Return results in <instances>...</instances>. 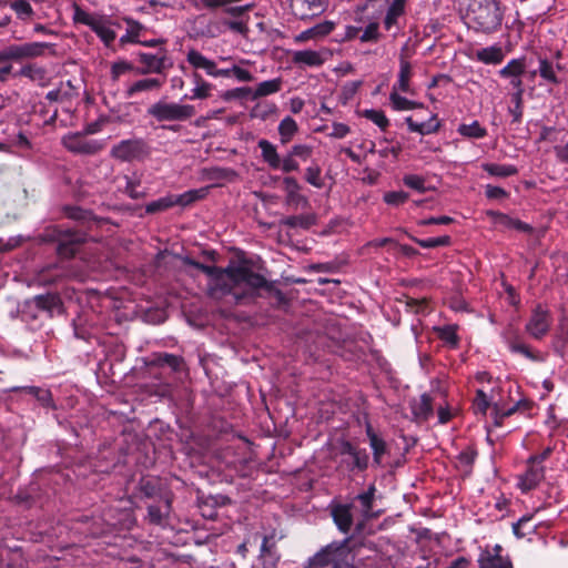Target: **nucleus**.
<instances>
[{"instance_id":"41","label":"nucleus","mask_w":568,"mask_h":568,"mask_svg":"<svg viewBox=\"0 0 568 568\" xmlns=\"http://www.w3.org/2000/svg\"><path fill=\"white\" fill-rule=\"evenodd\" d=\"M539 75L548 83L559 84L561 79L555 71V64L547 59H539L538 65Z\"/></svg>"},{"instance_id":"36","label":"nucleus","mask_w":568,"mask_h":568,"mask_svg":"<svg viewBox=\"0 0 568 568\" xmlns=\"http://www.w3.org/2000/svg\"><path fill=\"white\" fill-rule=\"evenodd\" d=\"M366 435L369 439V444L373 449L374 462L376 464H381L382 456L386 452V443L383 438L376 435V433L369 425L366 428Z\"/></svg>"},{"instance_id":"44","label":"nucleus","mask_w":568,"mask_h":568,"mask_svg":"<svg viewBox=\"0 0 568 568\" xmlns=\"http://www.w3.org/2000/svg\"><path fill=\"white\" fill-rule=\"evenodd\" d=\"M362 115L376 124L382 131H386V129L389 126V120L382 110L366 109L362 112Z\"/></svg>"},{"instance_id":"18","label":"nucleus","mask_w":568,"mask_h":568,"mask_svg":"<svg viewBox=\"0 0 568 568\" xmlns=\"http://www.w3.org/2000/svg\"><path fill=\"white\" fill-rule=\"evenodd\" d=\"M352 505L338 504L332 507L331 516L343 534H348L353 526Z\"/></svg>"},{"instance_id":"43","label":"nucleus","mask_w":568,"mask_h":568,"mask_svg":"<svg viewBox=\"0 0 568 568\" xmlns=\"http://www.w3.org/2000/svg\"><path fill=\"white\" fill-rule=\"evenodd\" d=\"M376 488L371 485L366 491H363L356 496V500L361 504V511L364 517H368L374 503Z\"/></svg>"},{"instance_id":"51","label":"nucleus","mask_w":568,"mask_h":568,"mask_svg":"<svg viewBox=\"0 0 568 568\" xmlns=\"http://www.w3.org/2000/svg\"><path fill=\"white\" fill-rule=\"evenodd\" d=\"M321 174V168L317 164H313L305 169L304 178L306 182L313 185L314 187L322 189L324 186V181Z\"/></svg>"},{"instance_id":"19","label":"nucleus","mask_w":568,"mask_h":568,"mask_svg":"<svg viewBox=\"0 0 568 568\" xmlns=\"http://www.w3.org/2000/svg\"><path fill=\"white\" fill-rule=\"evenodd\" d=\"M192 81L194 88L191 90V94H185L183 99L185 100H204L212 95L213 84L203 79V77L194 72L192 74Z\"/></svg>"},{"instance_id":"26","label":"nucleus","mask_w":568,"mask_h":568,"mask_svg":"<svg viewBox=\"0 0 568 568\" xmlns=\"http://www.w3.org/2000/svg\"><path fill=\"white\" fill-rule=\"evenodd\" d=\"M260 558L263 560V565L265 567L275 568L277 562L280 561V555L276 550L275 542L272 540V537L265 536L263 538Z\"/></svg>"},{"instance_id":"37","label":"nucleus","mask_w":568,"mask_h":568,"mask_svg":"<svg viewBox=\"0 0 568 568\" xmlns=\"http://www.w3.org/2000/svg\"><path fill=\"white\" fill-rule=\"evenodd\" d=\"M483 170L491 176L508 178L516 175L518 170L513 164L484 163Z\"/></svg>"},{"instance_id":"27","label":"nucleus","mask_w":568,"mask_h":568,"mask_svg":"<svg viewBox=\"0 0 568 568\" xmlns=\"http://www.w3.org/2000/svg\"><path fill=\"white\" fill-rule=\"evenodd\" d=\"M494 387L489 390L485 389V387L476 389V396L473 400V409L476 415L485 416L487 414L490 403L494 399Z\"/></svg>"},{"instance_id":"58","label":"nucleus","mask_w":568,"mask_h":568,"mask_svg":"<svg viewBox=\"0 0 568 568\" xmlns=\"http://www.w3.org/2000/svg\"><path fill=\"white\" fill-rule=\"evenodd\" d=\"M283 223L290 227H303L307 229L312 225L313 219L310 216L294 215L286 217Z\"/></svg>"},{"instance_id":"59","label":"nucleus","mask_w":568,"mask_h":568,"mask_svg":"<svg viewBox=\"0 0 568 568\" xmlns=\"http://www.w3.org/2000/svg\"><path fill=\"white\" fill-rule=\"evenodd\" d=\"M513 106L509 108V113L513 116V122H520L523 118V97L519 94H511Z\"/></svg>"},{"instance_id":"30","label":"nucleus","mask_w":568,"mask_h":568,"mask_svg":"<svg viewBox=\"0 0 568 568\" xmlns=\"http://www.w3.org/2000/svg\"><path fill=\"white\" fill-rule=\"evenodd\" d=\"M406 0H393L386 11L384 18V27L386 30H390L393 26L397 23L399 17L405 13Z\"/></svg>"},{"instance_id":"40","label":"nucleus","mask_w":568,"mask_h":568,"mask_svg":"<svg viewBox=\"0 0 568 568\" xmlns=\"http://www.w3.org/2000/svg\"><path fill=\"white\" fill-rule=\"evenodd\" d=\"M400 91H395L392 89V92L389 94V101L392 103V106L396 111H406V110H414L418 106H422L420 103H417L415 101L408 100L405 97H402L399 94Z\"/></svg>"},{"instance_id":"15","label":"nucleus","mask_w":568,"mask_h":568,"mask_svg":"<svg viewBox=\"0 0 568 568\" xmlns=\"http://www.w3.org/2000/svg\"><path fill=\"white\" fill-rule=\"evenodd\" d=\"M335 22L326 20L308 28L294 37L295 43H304L310 40L323 39L331 34L335 29Z\"/></svg>"},{"instance_id":"24","label":"nucleus","mask_w":568,"mask_h":568,"mask_svg":"<svg viewBox=\"0 0 568 568\" xmlns=\"http://www.w3.org/2000/svg\"><path fill=\"white\" fill-rule=\"evenodd\" d=\"M78 95L77 88L72 84L71 80L61 82L57 89L47 93V100L50 102H68Z\"/></svg>"},{"instance_id":"8","label":"nucleus","mask_w":568,"mask_h":568,"mask_svg":"<svg viewBox=\"0 0 568 568\" xmlns=\"http://www.w3.org/2000/svg\"><path fill=\"white\" fill-rule=\"evenodd\" d=\"M110 154L121 162L139 161L149 154V148L142 139H128L114 144Z\"/></svg>"},{"instance_id":"31","label":"nucleus","mask_w":568,"mask_h":568,"mask_svg":"<svg viewBox=\"0 0 568 568\" xmlns=\"http://www.w3.org/2000/svg\"><path fill=\"white\" fill-rule=\"evenodd\" d=\"M476 58L485 64H499L504 60L505 54L499 45H490L478 50Z\"/></svg>"},{"instance_id":"17","label":"nucleus","mask_w":568,"mask_h":568,"mask_svg":"<svg viewBox=\"0 0 568 568\" xmlns=\"http://www.w3.org/2000/svg\"><path fill=\"white\" fill-rule=\"evenodd\" d=\"M503 338L505 343L507 344L508 348L513 353H519L524 355L526 358H529L531 361H537L538 356L535 355L529 346L525 344L519 336V334L514 331L513 328H508L503 333Z\"/></svg>"},{"instance_id":"12","label":"nucleus","mask_w":568,"mask_h":568,"mask_svg":"<svg viewBox=\"0 0 568 568\" xmlns=\"http://www.w3.org/2000/svg\"><path fill=\"white\" fill-rule=\"evenodd\" d=\"M328 8L326 0H291L293 14L303 21H308L324 13Z\"/></svg>"},{"instance_id":"61","label":"nucleus","mask_w":568,"mask_h":568,"mask_svg":"<svg viewBox=\"0 0 568 568\" xmlns=\"http://www.w3.org/2000/svg\"><path fill=\"white\" fill-rule=\"evenodd\" d=\"M132 70H134V67L128 61L114 62L111 67V77L116 81L122 74Z\"/></svg>"},{"instance_id":"7","label":"nucleus","mask_w":568,"mask_h":568,"mask_svg":"<svg viewBox=\"0 0 568 568\" xmlns=\"http://www.w3.org/2000/svg\"><path fill=\"white\" fill-rule=\"evenodd\" d=\"M552 316L550 311L541 305H536L525 324V332L536 341L542 339L550 331Z\"/></svg>"},{"instance_id":"64","label":"nucleus","mask_w":568,"mask_h":568,"mask_svg":"<svg viewBox=\"0 0 568 568\" xmlns=\"http://www.w3.org/2000/svg\"><path fill=\"white\" fill-rule=\"evenodd\" d=\"M351 133V128L342 122H334L332 124V131L327 134V136L332 139H344Z\"/></svg>"},{"instance_id":"48","label":"nucleus","mask_w":568,"mask_h":568,"mask_svg":"<svg viewBox=\"0 0 568 568\" xmlns=\"http://www.w3.org/2000/svg\"><path fill=\"white\" fill-rule=\"evenodd\" d=\"M32 303L39 310L51 312L57 307L59 298L54 294L37 295L33 297Z\"/></svg>"},{"instance_id":"54","label":"nucleus","mask_w":568,"mask_h":568,"mask_svg":"<svg viewBox=\"0 0 568 568\" xmlns=\"http://www.w3.org/2000/svg\"><path fill=\"white\" fill-rule=\"evenodd\" d=\"M65 213H67L68 217L75 220V221H81V222H87V223H90L91 221H95V217L92 215L91 212L82 210L81 207H78V206L67 207Z\"/></svg>"},{"instance_id":"11","label":"nucleus","mask_w":568,"mask_h":568,"mask_svg":"<svg viewBox=\"0 0 568 568\" xmlns=\"http://www.w3.org/2000/svg\"><path fill=\"white\" fill-rule=\"evenodd\" d=\"M58 254L69 258L73 256L81 243L85 241V234L71 229H57Z\"/></svg>"},{"instance_id":"57","label":"nucleus","mask_w":568,"mask_h":568,"mask_svg":"<svg viewBox=\"0 0 568 568\" xmlns=\"http://www.w3.org/2000/svg\"><path fill=\"white\" fill-rule=\"evenodd\" d=\"M277 170L283 173H291L300 170V164L288 152L284 158L281 159Z\"/></svg>"},{"instance_id":"4","label":"nucleus","mask_w":568,"mask_h":568,"mask_svg":"<svg viewBox=\"0 0 568 568\" xmlns=\"http://www.w3.org/2000/svg\"><path fill=\"white\" fill-rule=\"evenodd\" d=\"M72 20L77 24L89 27L106 45L110 47L116 38L115 31L110 28V21L98 13H91L79 4H73Z\"/></svg>"},{"instance_id":"39","label":"nucleus","mask_w":568,"mask_h":568,"mask_svg":"<svg viewBox=\"0 0 568 568\" xmlns=\"http://www.w3.org/2000/svg\"><path fill=\"white\" fill-rule=\"evenodd\" d=\"M209 193V187H201L196 190L186 191L178 196H174L175 205L186 206L191 203L204 199Z\"/></svg>"},{"instance_id":"42","label":"nucleus","mask_w":568,"mask_h":568,"mask_svg":"<svg viewBox=\"0 0 568 568\" xmlns=\"http://www.w3.org/2000/svg\"><path fill=\"white\" fill-rule=\"evenodd\" d=\"M458 133L469 139H483L487 135V130L480 125L478 121L469 124H460L457 129Z\"/></svg>"},{"instance_id":"53","label":"nucleus","mask_w":568,"mask_h":568,"mask_svg":"<svg viewBox=\"0 0 568 568\" xmlns=\"http://www.w3.org/2000/svg\"><path fill=\"white\" fill-rule=\"evenodd\" d=\"M155 362L160 366L171 367L174 372L180 371L182 365V358L180 356L168 353L158 355Z\"/></svg>"},{"instance_id":"33","label":"nucleus","mask_w":568,"mask_h":568,"mask_svg":"<svg viewBox=\"0 0 568 568\" xmlns=\"http://www.w3.org/2000/svg\"><path fill=\"white\" fill-rule=\"evenodd\" d=\"M14 77H24L33 82L44 85L47 82V70L37 64H26L14 74Z\"/></svg>"},{"instance_id":"35","label":"nucleus","mask_w":568,"mask_h":568,"mask_svg":"<svg viewBox=\"0 0 568 568\" xmlns=\"http://www.w3.org/2000/svg\"><path fill=\"white\" fill-rule=\"evenodd\" d=\"M280 141L287 144L298 131V125L292 116H285L278 124Z\"/></svg>"},{"instance_id":"14","label":"nucleus","mask_w":568,"mask_h":568,"mask_svg":"<svg viewBox=\"0 0 568 568\" xmlns=\"http://www.w3.org/2000/svg\"><path fill=\"white\" fill-rule=\"evenodd\" d=\"M327 60L326 50H298L292 53V62L300 68H318Z\"/></svg>"},{"instance_id":"50","label":"nucleus","mask_w":568,"mask_h":568,"mask_svg":"<svg viewBox=\"0 0 568 568\" xmlns=\"http://www.w3.org/2000/svg\"><path fill=\"white\" fill-rule=\"evenodd\" d=\"M403 183L419 193H425L428 191V187L426 186V179L418 174H406L403 178Z\"/></svg>"},{"instance_id":"34","label":"nucleus","mask_w":568,"mask_h":568,"mask_svg":"<svg viewBox=\"0 0 568 568\" xmlns=\"http://www.w3.org/2000/svg\"><path fill=\"white\" fill-rule=\"evenodd\" d=\"M282 80L281 79H272L260 82L256 88L253 90L251 100H256L262 97H267L274 93H277L281 90Z\"/></svg>"},{"instance_id":"23","label":"nucleus","mask_w":568,"mask_h":568,"mask_svg":"<svg viewBox=\"0 0 568 568\" xmlns=\"http://www.w3.org/2000/svg\"><path fill=\"white\" fill-rule=\"evenodd\" d=\"M257 146L261 150V158L263 162L266 163L271 170L276 171L282 159L276 145L266 139H261L257 142Z\"/></svg>"},{"instance_id":"55","label":"nucleus","mask_w":568,"mask_h":568,"mask_svg":"<svg viewBox=\"0 0 568 568\" xmlns=\"http://www.w3.org/2000/svg\"><path fill=\"white\" fill-rule=\"evenodd\" d=\"M408 200V193L404 191H390L384 194V202L388 205L398 206Z\"/></svg>"},{"instance_id":"25","label":"nucleus","mask_w":568,"mask_h":568,"mask_svg":"<svg viewBox=\"0 0 568 568\" xmlns=\"http://www.w3.org/2000/svg\"><path fill=\"white\" fill-rule=\"evenodd\" d=\"M186 61L194 70H203L211 77L215 62L200 51L190 49L186 53Z\"/></svg>"},{"instance_id":"21","label":"nucleus","mask_w":568,"mask_h":568,"mask_svg":"<svg viewBox=\"0 0 568 568\" xmlns=\"http://www.w3.org/2000/svg\"><path fill=\"white\" fill-rule=\"evenodd\" d=\"M162 84L163 82L155 78L140 79L126 87L124 95L131 99L141 92L158 91L161 89Z\"/></svg>"},{"instance_id":"38","label":"nucleus","mask_w":568,"mask_h":568,"mask_svg":"<svg viewBox=\"0 0 568 568\" xmlns=\"http://www.w3.org/2000/svg\"><path fill=\"white\" fill-rule=\"evenodd\" d=\"M526 63L525 59H511L503 69L498 71L499 75L504 79H511L521 77L525 73Z\"/></svg>"},{"instance_id":"32","label":"nucleus","mask_w":568,"mask_h":568,"mask_svg":"<svg viewBox=\"0 0 568 568\" xmlns=\"http://www.w3.org/2000/svg\"><path fill=\"white\" fill-rule=\"evenodd\" d=\"M413 415L422 420H427L433 415V399L428 394H423L417 402L412 405Z\"/></svg>"},{"instance_id":"2","label":"nucleus","mask_w":568,"mask_h":568,"mask_svg":"<svg viewBox=\"0 0 568 568\" xmlns=\"http://www.w3.org/2000/svg\"><path fill=\"white\" fill-rule=\"evenodd\" d=\"M460 16L469 30L491 34L501 28L504 10L500 0H473L460 10Z\"/></svg>"},{"instance_id":"47","label":"nucleus","mask_w":568,"mask_h":568,"mask_svg":"<svg viewBox=\"0 0 568 568\" xmlns=\"http://www.w3.org/2000/svg\"><path fill=\"white\" fill-rule=\"evenodd\" d=\"M410 239L417 243L419 246L424 248H432V247H438V246H448L450 244V236L443 235L437 237H429V239H417L414 236H410Z\"/></svg>"},{"instance_id":"60","label":"nucleus","mask_w":568,"mask_h":568,"mask_svg":"<svg viewBox=\"0 0 568 568\" xmlns=\"http://www.w3.org/2000/svg\"><path fill=\"white\" fill-rule=\"evenodd\" d=\"M379 38L378 24L371 22L359 37L362 42H375Z\"/></svg>"},{"instance_id":"46","label":"nucleus","mask_w":568,"mask_h":568,"mask_svg":"<svg viewBox=\"0 0 568 568\" xmlns=\"http://www.w3.org/2000/svg\"><path fill=\"white\" fill-rule=\"evenodd\" d=\"M534 515H524L516 523L513 524V531L517 538H524L530 534L536 532L537 526L526 529L527 524L532 519Z\"/></svg>"},{"instance_id":"20","label":"nucleus","mask_w":568,"mask_h":568,"mask_svg":"<svg viewBox=\"0 0 568 568\" xmlns=\"http://www.w3.org/2000/svg\"><path fill=\"white\" fill-rule=\"evenodd\" d=\"M488 214L493 217V221L497 226L509 230H517L524 233L532 232V227L529 224L520 220L514 219L507 214L500 212H489Z\"/></svg>"},{"instance_id":"13","label":"nucleus","mask_w":568,"mask_h":568,"mask_svg":"<svg viewBox=\"0 0 568 568\" xmlns=\"http://www.w3.org/2000/svg\"><path fill=\"white\" fill-rule=\"evenodd\" d=\"M544 479L545 467L542 465L531 463L530 459H527L526 470L518 476L517 486L523 493H528L537 488Z\"/></svg>"},{"instance_id":"29","label":"nucleus","mask_w":568,"mask_h":568,"mask_svg":"<svg viewBox=\"0 0 568 568\" xmlns=\"http://www.w3.org/2000/svg\"><path fill=\"white\" fill-rule=\"evenodd\" d=\"M438 338L443 341L448 347L457 348L459 345V336L457 334L458 326L456 324H448L439 327H434Z\"/></svg>"},{"instance_id":"62","label":"nucleus","mask_w":568,"mask_h":568,"mask_svg":"<svg viewBox=\"0 0 568 568\" xmlns=\"http://www.w3.org/2000/svg\"><path fill=\"white\" fill-rule=\"evenodd\" d=\"M29 394L33 395L42 405L49 406L52 402L51 393L48 389L31 386L28 388Z\"/></svg>"},{"instance_id":"63","label":"nucleus","mask_w":568,"mask_h":568,"mask_svg":"<svg viewBox=\"0 0 568 568\" xmlns=\"http://www.w3.org/2000/svg\"><path fill=\"white\" fill-rule=\"evenodd\" d=\"M568 342V321L562 320L558 324L556 337H555V345L564 347L566 343Z\"/></svg>"},{"instance_id":"28","label":"nucleus","mask_w":568,"mask_h":568,"mask_svg":"<svg viewBox=\"0 0 568 568\" xmlns=\"http://www.w3.org/2000/svg\"><path fill=\"white\" fill-rule=\"evenodd\" d=\"M407 128L410 132H416L419 134H432L438 131L439 122L436 119V115H432L428 121L424 122H415L412 116H407L405 119Z\"/></svg>"},{"instance_id":"3","label":"nucleus","mask_w":568,"mask_h":568,"mask_svg":"<svg viewBox=\"0 0 568 568\" xmlns=\"http://www.w3.org/2000/svg\"><path fill=\"white\" fill-rule=\"evenodd\" d=\"M348 539L332 541L315 552L303 568H339L346 560Z\"/></svg>"},{"instance_id":"52","label":"nucleus","mask_w":568,"mask_h":568,"mask_svg":"<svg viewBox=\"0 0 568 568\" xmlns=\"http://www.w3.org/2000/svg\"><path fill=\"white\" fill-rule=\"evenodd\" d=\"M10 8L16 12L17 17L21 20H27L33 14V9L26 0H14L11 2Z\"/></svg>"},{"instance_id":"16","label":"nucleus","mask_w":568,"mask_h":568,"mask_svg":"<svg viewBox=\"0 0 568 568\" xmlns=\"http://www.w3.org/2000/svg\"><path fill=\"white\" fill-rule=\"evenodd\" d=\"M501 546L496 545L493 551L485 550L479 555V568H513L508 558L501 556Z\"/></svg>"},{"instance_id":"45","label":"nucleus","mask_w":568,"mask_h":568,"mask_svg":"<svg viewBox=\"0 0 568 568\" xmlns=\"http://www.w3.org/2000/svg\"><path fill=\"white\" fill-rule=\"evenodd\" d=\"M175 205L174 195H168L160 197L155 201H152L145 205V212L148 214H154L158 212H163Z\"/></svg>"},{"instance_id":"6","label":"nucleus","mask_w":568,"mask_h":568,"mask_svg":"<svg viewBox=\"0 0 568 568\" xmlns=\"http://www.w3.org/2000/svg\"><path fill=\"white\" fill-rule=\"evenodd\" d=\"M53 47V44L48 42H24L20 44H11L0 50V63L43 57L45 51L52 50Z\"/></svg>"},{"instance_id":"56","label":"nucleus","mask_w":568,"mask_h":568,"mask_svg":"<svg viewBox=\"0 0 568 568\" xmlns=\"http://www.w3.org/2000/svg\"><path fill=\"white\" fill-rule=\"evenodd\" d=\"M288 153L293 156V158H298L303 161H307L312 154H313V148L311 145H307V144H294Z\"/></svg>"},{"instance_id":"5","label":"nucleus","mask_w":568,"mask_h":568,"mask_svg":"<svg viewBox=\"0 0 568 568\" xmlns=\"http://www.w3.org/2000/svg\"><path fill=\"white\" fill-rule=\"evenodd\" d=\"M148 113L156 121H186L194 116L195 108L191 104L159 101L148 109Z\"/></svg>"},{"instance_id":"22","label":"nucleus","mask_w":568,"mask_h":568,"mask_svg":"<svg viewBox=\"0 0 568 568\" xmlns=\"http://www.w3.org/2000/svg\"><path fill=\"white\" fill-rule=\"evenodd\" d=\"M413 77V67L408 60L404 57L399 59V71L397 75V81L393 84L395 91H400L404 93H410V79Z\"/></svg>"},{"instance_id":"9","label":"nucleus","mask_w":568,"mask_h":568,"mask_svg":"<svg viewBox=\"0 0 568 568\" xmlns=\"http://www.w3.org/2000/svg\"><path fill=\"white\" fill-rule=\"evenodd\" d=\"M136 57L142 64L141 68L135 69L138 74H160L170 65L168 64L169 59L165 48H160L156 53L139 52Z\"/></svg>"},{"instance_id":"1","label":"nucleus","mask_w":568,"mask_h":568,"mask_svg":"<svg viewBox=\"0 0 568 568\" xmlns=\"http://www.w3.org/2000/svg\"><path fill=\"white\" fill-rule=\"evenodd\" d=\"M203 273L209 276L207 294L214 300L232 296L236 304H242L254 300L261 288H272L263 275L244 264H231L225 268L206 265Z\"/></svg>"},{"instance_id":"10","label":"nucleus","mask_w":568,"mask_h":568,"mask_svg":"<svg viewBox=\"0 0 568 568\" xmlns=\"http://www.w3.org/2000/svg\"><path fill=\"white\" fill-rule=\"evenodd\" d=\"M62 145L75 154L91 155L103 149V143L97 140L87 139L81 133H69L62 138Z\"/></svg>"},{"instance_id":"49","label":"nucleus","mask_w":568,"mask_h":568,"mask_svg":"<svg viewBox=\"0 0 568 568\" xmlns=\"http://www.w3.org/2000/svg\"><path fill=\"white\" fill-rule=\"evenodd\" d=\"M125 186L123 192L132 200H138L144 197L145 192H140L138 189L141 184V180L139 178H131L125 175Z\"/></svg>"}]
</instances>
